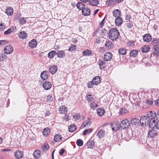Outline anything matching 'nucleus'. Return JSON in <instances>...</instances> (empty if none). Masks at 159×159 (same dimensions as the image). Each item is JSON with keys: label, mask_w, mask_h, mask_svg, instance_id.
<instances>
[{"label": "nucleus", "mask_w": 159, "mask_h": 159, "mask_svg": "<svg viewBox=\"0 0 159 159\" xmlns=\"http://www.w3.org/2000/svg\"><path fill=\"white\" fill-rule=\"evenodd\" d=\"M108 35L109 38L114 41L117 40L119 38L120 33L117 28H112L110 30Z\"/></svg>", "instance_id": "1"}, {"label": "nucleus", "mask_w": 159, "mask_h": 159, "mask_svg": "<svg viewBox=\"0 0 159 159\" xmlns=\"http://www.w3.org/2000/svg\"><path fill=\"white\" fill-rule=\"evenodd\" d=\"M140 124L142 126H147L149 125L150 127H153V125L151 126L150 122L148 117L146 116H142L139 120Z\"/></svg>", "instance_id": "2"}, {"label": "nucleus", "mask_w": 159, "mask_h": 159, "mask_svg": "<svg viewBox=\"0 0 159 159\" xmlns=\"http://www.w3.org/2000/svg\"><path fill=\"white\" fill-rule=\"evenodd\" d=\"M150 122V125H153V124L156 122L155 117H156V115L155 113H153L152 111H150L148 112L147 116H146Z\"/></svg>", "instance_id": "3"}, {"label": "nucleus", "mask_w": 159, "mask_h": 159, "mask_svg": "<svg viewBox=\"0 0 159 159\" xmlns=\"http://www.w3.org/2000/svg\"><path fill=\"white\" fill-rule=\"evenodd\" d=\"M120 128L123 130L128 128L130 126V122L128 119H125L120 121Z\"/></svg>", "instance_id": "4"}, {"label": "nucleus", "mask_w": 159, "mask_h": 159, "mask_svg": "<svg viewBox=\"0 0 159 159\" xmlns=\"http://www.w3.org/2000/svg\"><path fill=\"white\" fill-rule=\"evenodd\" d=\"M151 44L152 45L153 48L154 50H157L158 49H159V39L158 38H153Z\"/></svg>", "instance_id": "5"}, {"label": "nucleus", "mask_w": 159, "mask_h": 159, "mask_svg": "<svg viewBox=\"0 0 159 159\" xmlns=\"http://www.w3.org/2000/svg\"><path fill=\"white\" fill-rule=\"evenodd\" d=\"M111 126L112 130L115 131L119 130L120 128V123L116 121H114L111 123Z\"/></svg>", "instance_id": "6"}, {"label": "nucleus", "mask_w": 159, "mask_h": 159, "mask_svg": "<svg viewBox=\"0 0 159 159\" xmlns=\"http://www.w3.org/2000/svg\"><path fill=\"white\" fill-rule=\"evenodd\" d=\"M158 132L154 129L150 130L148 133V137L151 138H154L158 135Z\"/></svg>", "instance_id": "7"}, {"label": "nucleus", "mask_w": 159, "mask_h": 159, "mask_svg": "<svg viewBox=\"0 0 159 159\" xmlns=\"http://www.w3.org/2000/svg\"><path fill=\"white\" fill-rule=\"evenodd\" d=\"M13 48L11 45L5 46L4 49V52L7 54H11L13 51Z\"/></svg>", "instance_id": "8"}, {"label": "nucleus", "mask_w": 159, "mask_h": 159, "mask_svg": "<svg viewBox=\"0 0 159 159\" xmlns=\"http://www.w3.org/2000/svg\"><path fill=\"white\" fill-rule=\"evenodd\" d=\"M14 155L15 158L16 159H20L23 156L22 152L20 150L16 151L14 153Z\"/></svg>", "instance_id": "9"}, {"label": "nucleus", "mask_w": 159, "mask_h": 159, "mask_svg": "<svg viewBox=\"0 0 159 159\" xmlns=\"http://www.w3.org/2000/svg\"><path fill=\"white\" fill-rule=\"evenodd\" d=\"M112 58V55L111 53L108 52H106L104 55V59L106 61H111Z\"/></svg>", "instance_id": "10"}, {"label": "nucleus", "mask_w": 159, "mask_h": 159, "mask_svg": "<svg viewBox=\"0 0 159 159\" xmlns=\"http://www.w3.org/2000/svg\"><path fill=\"white\" fill-rule=\"evenodd\" d=\"M49 76V73L47 71H43L41 74L40 76L43 80H46Z\"/></svg>", "instance_id": "11"}, {"label": "nucleus", "mask_w": 159, "mask_h": 159, "mask_svg": "<svg viewBox=\"0 0 159 159\" xmlns=\"http://www.w3.org/2000/svg\"><path fill=\"white\" fill-rule=\"evenodd\" d=\"M143 39L144 42H150L152 40V37L149 34H146L143 36Z\"/></svg>", "instance_id": "12"}, {"label": "nucleus", "mask_w": 159, "mask_h": 159, "mask_svg": "<svg viewBox=\"0 0 159 159\" xmlns=\"http://www.w3.org/2000/svg\"><path fill=\"white\" fill-rule=\"evenodd\" d=\"M91 11L90 9L88 7H85L82 11L83 15L84 16H88L90 15Z\"/></svg>", "instance_id": "13"}, {"label": "nucleus", "mask_w": 159, "mask_h": 159, "mask_svg": "<svg viewBox=\"0 0 159 159\" xmlns=\"http://www.w3.org/2000/svg\"><path fill=\"white\" fill-rule=\"evenodd\" d=\"M52 86L51 84L49 82L46 81L44 83L43 85V87L44 89L46 90H48L50 89Z\"/></svg>", "instance_id": "14"}, {"label": "nucleus", "mask_w": 159, "mask_h": 159, "mask_svg": "<svg viewBox=\"0 0 159 159\" xmlns=\"http://www.w3.org/2000/svg\"><path fill=\"white\" fill-rule=\"evenodd\" d=\"M37 43L36 40L35 39H33L30 42L29 46L31 48H34L36 46Z\"/></svg>", "instance_id": "15"}, {"label": "nucleus", "mask_w": 159, "mask_h": 159, "mask_svg": "<svg viewBox=\"0 0 159 159\" xmlns=\"http://www.w3.org/2000/svg\"><path fill=\"white\" fill-rule=\"evenodd\" d=\"M120 11L118 9H116L114 10L112 12L113 16L116 18L120 17Z\"/></svg>", "instance_id": "16"}, {"label": "nucleus", "mask_w": 159, "mask_h": 159, "mask_svg": "<svg viewBox=\"0 0 159 159\" xmlns=\"http://www.w3.org/2000/svg\"><path fill=\"white\" fill-rule=\"evenodd\" d=\"M92 80L94 84L96 85H98L101 82L100 78L99 76H96L94 77Z\"/></svg>", "instance_id": "17"}, {"label": "nucleus", "mask_w": 159, "mask_h": 159, "mask_svg": "<svg viewBox=\"0 0 159 159\" xmlns=\"http://www.w3.org/2000/svg\"><path fill=\"white\" fill-rule=\"evenodd\" d=\"M57 70V67L56 66H53L49 68V71L52 74H54Z\"/></svg>", "instance_id": "18"}, {"label": "nucleus", "mask_w": 159, "mask_h": 159, "mask_svg": "<svg viewBox=\"0 0 159 159\" xmlns=\"http://www.w3.org/2000/svg\"><path fill=\"white\" fill-rule=\"evenodd\" d=\"M105 134V131L102 129H101L98 132L97 136H98V138L99 139H101L103 137Z\"/></svg>", "instance_id": "19"}, {"label": "nucleus", "mask_w": 159, "mask_h": 159, "mask_svg": "<svg viewBox=\"0 0 159 159\" xmlns=\"http://www.w3.org/2000/svg\"><path fill=\"white\" fill-rule=\"evenodd\" d=\"M97 112L99 116H102L105 113V111L102 107L98 108L97 110Z\"/></svg>", "instance_id": "20"}, {"label": "nucleus", "mask_w": 159, "mask_h": 159, "mask_svg": "<svg viewBox=\"0 0 159 159\" xmlns=\"http://www.w3.org/2000/svg\"><path fill=\"white\" fill-rule=\"evenodd\" d=\"M76 5L77 8L79 10H82V11L85 7V4L81 2H78Z\"/></svg>", "instance_id": "21"}, {"label": "nucleus", "mask_w": 159, "mask_h": 159, "mask_svg": "<svg viewBox=\"0 0 159 159\" xmlns=\"http://www.w3.org/2000/svg\"><path fill=\"white\" fill-rule=\"evenodd\" d=\"M123 20L122 18L120 17L116 18L115 19V23L116 25L120 26L121 25L122 23Z\"/></svg>", "instance_id": "22"}, {"label": "nucleus", "mask_w": 159, "mask_h": 159, "mask_svg": "<svg viewBox=\"0 0 159 159\" xmlns=\"http://www.w3.org/2000/svg\"><path fill=\"white\" fill-rule=\"evenodd\" d=\"M138 51L136 50H133L131 51L129 53L130 57H136L138 55Z\"/></svg>", "instance_id": "23"}, {"label": "nucleus", "mask_w": 159, "mask_h": 159, "mask_svg": "<svg viewBox=\"0 0 159 159\" xmlns=\"http://www.w3.org/2000/svg\"><path fill=\"white\" fill-rule=\"evenodd\" d=\"M58 57L59 58H63L65 56V53L64 51H60L56 52Z\"/></svg>", "instance_id": "24"}, {"label": "nucleus", "mask_w": 159, "mask_h": 159, "mask_svg": "<svg viewBox=\"0 0 159 159\" xmlns=\"http://www.w3.org/2000/svg\"><path fill=\"white\" fill-rule=\"evenodd\" d=\"M13 12V10L12 8L11 7H8L6 10V13L8 15H11Z\"/></svg>", "instance_id": "25"}, {"label": "nucleus", "mask_w": 159, "mask_h": 159, "mask_svg": "<svg viewBox=\"0 0 159 159\" xmlns=\"http://www.w3.org/2000/svg\"><path fill=\"white\" fill-rule=\"evenodd\" d=\"M62 138L61 135L57 134L55 136L54 139L55 141L56 142H60L62 140Z\"/></svg>", "instance_id": "26"}, {"label": "nucleus", "mask_w": 159, "mask_h": 159, "mask_svg": "<svg viewBox=\"0 0 159 159\" xmlns=\"http://www.w3.org/2000/svg\"><path fill=\"white\" fill-rule=\"evenodd\" d=\"M150 47L148 45H145L141 48V50L142 52L146 53L148 52L150 50Z\"/></svg>", "instance_id": "27"}, {"label": "nucleus", "mask_w": 159, "mask_h": 159, "mask_svg": "<svg viewBox=\"0 0 159 159\" xmlns=\"http://www.w3.org/2000/svg\"><path fill=\"white\" fill-rule=\"evenodd\" d=\"M19 37L22 39H25L27 36V34L25 31H23V32H20L19 34Z\"/></svg>", "instance_id": "28"}, {"label": "nucleus", "mask_w": 159, "mask_h": 159, "mask_svg": "<svg viewBox=\"0 0 159 159\" xmlns=\"http://www.w3.org/2000/svg\"><path fill=\"white\" fill-rule=\"evenodd\" d=\"M56 52L55 51H52L49 52L48 54V57L49 58H52L56 55Z\"/></svg>", "instance_id": "29"}, {"label": "nucleus", "mask_w": 159, "mask_h": 159, "mask_svg": "<svg viewBox=\"0 0 159 159\" xmlns=\"http://www.w3.org/2000/svg\"><path fill=\"white\" fill-rule=\"evenodd\" d=\"M89 1L90 4L93 6L97 5L99 3L98 0H89Z\"/></svg>", "instance_id": "30"}, {"label": "nucleus", "mask_w": 159, "mask_h": 159, "mask_svg": "<svg viewBox=\"0 0 159 159\" xmlns=\"http://www.w3.org/2000/svg\"><path fill=\"white\" fill-rule=\"evenodd\" d=\"M76 126L75 125H71L69 127V131L71 132L74 131L76 129Z\"/></svg>", "instance_id": "31"}, {"label": "nucleus", "mask_w": 159, "mask_h": 159, "mask_svg": "<svg viewBox=\"0 0 159 159\" xmlns=\"http://www.w3.org/2000/svg\"><path fill=\"white\" fill-rule=\"evenodd\" d=\"M105 46L107 48L110 49L112 48L114 46V45L111 41H108L106 43Z\"/></svg>", "instance_id": "32"}, {"label": "nucleus", "mask_w": 159, "mask_h": 159, "mask_svg": "<svg viewBox=\"0 0 159 159\" xmlns=\"http://www.w3.org/2000/svg\"><path fill=\"white\" fill-rule=\"evenodd\" d=\"M41 154V151H40L39 150H35L33 153V155L34 157L36 158H39Z\"/></svg>", "instance_id": "33"}, {"label": "nucleus", "mask_w": 159, "mask_h": 159, "mask_svg": "<svg viewBox=\"0 0 159 159\" xmlns=\"http://www.w3.org/2000/svg\"><path fill=\"white\" fill-rule=\"evenodd\" d=\"M98 64L100 66V68H101V67L102 68H105L106 66V63L103 61L99 60L98 62Z\"/></svg>", "instance_id": "34"}, {"label": "nucleus", "mask_w": 159, "mask_h": 159, "mask_svg": "<svg viewBox=\"0 0 159 159\" xmlns=\"http://www.w3.org/2000/svg\"><path fill=\"white\" fill-rule=\"evenodd\" d=\"M139 120L137 118L133 119L131 121V124L133 125H136L138 124Z\"/></svg>", "instance_id": "35"}, {"label": "nucleus", "mask_w": 159, "mask_h": 159, "mask_svg": "<svg viewBox=\"0 0 159 159\" xmlns=\"http://www.w3.org/2000/svg\"><path fill=\"white\" fill-rule=\"evenodd\" d=\"M118 52L120 55H125L126 53V50L125 48H121L119 50Z\"/></svg>", "instance_id": "36"}, {"label": "nucleus", "mask_w": 159, "mask_h": 159, "mask_svg": "<svg viewBox=\"0 0 159 159\" xmlns=\"http://www.w3.org/2000/svg\"><path fill=\"white\" fill-rule=\"evenodd\" d=\"M92 53V52L89 49H87L83 52V55L84 56L91 55Z\"/></svg>", "instance_id": "37"}, {"label": "nucleus", "mask_w": 159, "mask_h": 159, "mask_svg": "<svg viewBox=\"0 0 159 159\" xmlns=\"http://www.w3.org/2000/svg\"><path fill=\"white\" fill-rule=\"evenodd\" d=\"M76 49V45L73 44H71L70 47L68 49L69 51L73 52H75Z\"/></svg>", "instance_id": "38"}, {"label": "nucleus", "mask_w": 159, "mask_h": 159, "mask_svg": "<svg viewBox=\"0 0 159 159\" xmlns=\"http://www.w3.org/2000/svg\"><path fill=\"white\" fill-rule=\"evenodd\" d=\"M128 111L125 108H121L119 111V113L121 115H123L125 114L128 112Z\"/></svg>", "instance_id": "39"}, {"label": "nucleus", "mask_w": 159, "mask_h": 159, "mask_svg": "<svg viewBox=\"0 0 159 159\" xmlns=\"http://www.w3.org/2000/svg\"><path fill=\"white\" fill-rule=\"evenodd\" d=\"M87 146L88 148H93L94 147V143L93 141H89L87 143Z\"/></svg>", "instance_id": "40"}, {"label": "nucleus", "mask_w": 159, "mask_h": 159, "mask_svg": "<svg viewBox=\"0 0 159 159\" xmlns=\"http://www.w3.org/2000/svg\"><path fill=\"white\" fill-rule=\"evenodd\" d=\"M49 146L47 143H45L42 146V148L44 151H47L49 149Z\"/></svg>", "instance_id": "41"}, {"label": "nucleus", "mask_w": 159, "mask_h": 159, "mask_svg": "<svg viewBox=\"0 0 159 159\" xmlns=\"http://www.w3.org/2000/svg\"><path fill=\"white\" fill-rule=\"evenodd\" d=\"M86 98L88 101L90 102L92 101L94 98L93 96L91 94H88L86 96Z\"/></svg>", "instance_id": "42"}, {"label": "nucleus", "mask_w": 159, "mask_h": 159, "mask_svg": "<svg viewBox=\"0 0 159 159\" xmlns=\"http://www.w3.org/2000/svg\"><path fill=\"white\" fill-rule=\"evenodd\" d=\"M93 130L92 129H86L85 130L83 133V134L84 135H86L88 133L90 134L92 132Z\"/></svg>", "instance_id": "43"}, {"label": "nucleus", "mask_w": 159, "mask_h": 159, "mask_svg": "<svg viewBox=\"0 0 159 159\" xmlns=\"http://www.w3.org/2000/svg\"><path fill=\"white\" fill-rule=\"evenodd\" d=\"M76 144L79 146H82L83 145V141L81 139H78L76 141Z\"/></svg>", "instance_id": "44"}, {"label": "nucleus", "mask_w": 159, "mask_h": 159, "mask_svg": "<svg viewBox=\"0 0 159 159\" xmlns=\"http://www.w3.org/2000/svg\"><path fill=\"white\" fill-rule=\"evenodd\" d=\"M50 132L49 129L48 128H45L43 131V134L44 136H47Z\"/></svg>", "instance_id": "45"}, {"label": "nucleus", "mask_w": 159, "mask_h": 159, "mask_svg": "<svg viewBox=\"0 0 159 159\" xmlns=\"http://www.w3.org/2000/svg\"><path fill=\"white\" fill-rule=\"evenodd\" d=\"M98 105L94 102H93L92 103H90V107L91 109L94 110V109L98 107Z\"/></svg>", "instance_id": "46"}, {"label": "nucleus", "mask_w": 159, "mask_h": 159, "mask_svg": "<svg viewBox=\"0 0 159 159\" xmlns=\"http://www.w3.org/2000/svg\"><path fill=\"white\" fill-rule=\"evenodd\" d=\"M14 30L13 28H10L8 29L7 30L4 32V34H9L13 32V30Z\"/></svg>", "instance_id": "47"}, {"label": "nucleus", "mask_w": 159, "mask_h": 159, "mask_svg": "<svg viewBox=\"0 0 159 159\" xmlns=\"http://www.w3.org/2000/svg\"><path fill=\"white\" fill-rule=\"evenodd\" d=\"M19 21L20 22V24L23 25L26 22V19L25 18H20V20H19Z\"/></svg>", "instance_id": "48"}, {"label": "nucleus", "mask_w": 159, "mask_h": 159, "mask_svg": "<svg viewBox=\"0 0 159 159\" xmlns=\"http://www.w3.org/2000/svg\"><path fill=\"white\" fill-rule=\"evenodd\" d=\"M95 85L93 80L92 81H89L87 83V86L89 88H92L93 86Z\"/></svg>", "instance_id": "49"}, {"label": "nucleus", "mask_w": 159, "mask_h": 159, "mask_svg": "<svg viewBox=\"0 0 159 159\" xmlns=\"http://www.w3.org/2000/svg\"><path fill=\"white\" fill-rule=\"evenodd\" d=\"M6 55L4 54H0V61H4V60L6 59Z\"/></svg>", "instance_id": "50"}, {"label": "nucleus", "mask_w": 159, "mask_h": 159, "mask_svg": "<svg viewBox=\"0 0 159 159\" xmlns=\"http://www.w3.org/2000/svg\"><path fill=\"white\" fill-rule=\"evenodd\" d=\"M90 125V122L88 120H85L83 124V125L84 126V127H85L87 125Z\"/></svg>", "instance_id": "51"}, {"label": "nucleus", "mask_w": 159, "mask_h": 159, "mask_svg": "<svg viewBox=\"0 0 159 159\" xmlns=\"http://www.w3.org/2000/svg\"><path fill=\"white\" fill-rule=\"evenodd\" d=\"M47 100L48 101H52L53 100V98L52 95H49L47 97Z\"/></svg>", "instance_id": "52"}, {"label": "nucleus", "mask_w": 159, "mask_h": 159, "mask_svg": "<svg viewBox=\"0 0 159 159\" xmlns=\"http://www.w3.org/2000/svg\"><path fill=\"white\" fill-rule=\"evenodd\" d=\"M155 126L156 129L159 130V121L157 122L156 123L153 124V126Z\"/></svg>", "instance_id": "53"}, {"label": "nucleus", "mask_w": 159, "mask_h": 159, "mask_svg": "<svg viewBox=\"0 0 159 159\" xmlns=\"http://www.w3.org/2000/svg\"><path fill=\"white\" fill-rule=\"evenodd\" d=\"M5 28V25L4 23H0V30L1 31L3 30Z\"/></svg>", "instance_id": "54"}, {"label": "nucleus", "mask_w": 159, "mask_h": 159, "mask_svg": "<svg viewBox=\"0 0 159 159\" xmlns=\"http://www.w3.org/2000/svg\"><path fill=\"white\" fill-rule=\"evenodd\" d=\"M146 102L147 104H148L149 105H151L153 103V102L152 100L147 99L146 101Z\"/></svg>", "instance_id": "55"}, {"label": "nucleus", "mask_w": 159, "mask_h": 159, "mask_svg": "<svg viewBox=\"0 0 159 159\" xmlns=\"http://www.w3.org/2000/svg\"><path fill=\"white\" fill-rule=\"evenodd\" d=\"M7 42L4 40H0V45H4L7 44Z\"/></svg>", "instance_id": "56"}, {"label": "nucleus", "mask_w": 159, "mask_h": 159, "mask_svg": "<svg viewBox=\"0 0 159 159\" xmlns=\"http://www.w3.org/2000/svg\"><path fill=\"white\" fill-rule=\"evenodd\" d=\"M126 26L129 28H130L132 27L133 25L132 23H129L127 24Z\"/></svg>", "instance_id": "57"}, {"label": "nucleus", "mask_w": 159, "mask_h": 159, "mask_svg": "<svg viewBox=\"0 0 159 159\" xmlns=\"http://www.w3.org/2000/svg\"><path fill=\"white\" fill-rule=\"evenodd\" d=\"M20 14H17L16 15L15 17V19L18 20L20 18Z\"/></svg>", "instance_id": "58"}, {"label": "nucleus", "mask_w": 159, "mask_h": 159, "mask_svg": "<svg viewBox=\"0 0 159 159\" xmlns=\"http://www.w3.org/2000/svg\"><path fill=\"white\" fill-rule=\"evenodd\" d=\"M105 17L102 20V21L101 22V23H100V25H101V28H102V26L104 25V20L105 19Z\"/></svg>", "instance_id": "59"}, {"label": "nucleus", "mask_w": 159, "mask_h": 159, "mask_svg": "<svg viewBox=\"0 0 159 159\" xmlns=\"http://www.w3.org/2000/svg\"><path fill=\"white\" fill-rule=\"evenodd\" d=\"M74 118L77 119H79L80 118V115L79 114H77L75 116H74Z\"/></svg>", "instance_id": "60"}, {"label": "nucleus", "mask_w": 159, "mask_h": 159, "mask_svg": "<svg viewBox=\"0 0 159 159\" xmlns=\"http://www.w3.org/2000/svg\"><path fill=\"white\" fill-rule=\"evenodd\" d=\"M101 33L105 35V34L107 33V31L105 29H104L102 30Z\"/></svg>", "instance_id": "61"}, {"label": "nucleus", "mask_w": 159, "mask_h": 159, "mask_svg": "<svg viewBox=\"0 0 159 159\" xmlns=\"http://www.w3.org/2000/svg\"><path fill=\"white\" fill-rule=\"evenodd\" d=\"M64 150L63 149H62L61 150V151L59 152V154L61 156L62 155L64 152Z\"/></svg>", "instance_id": "62"}, {"label": "nucleus", "mask_w": 159, "mask_h": 159, "mask_svg": "<svg viewBox=\"0 0 159 159\" xmlns=\"http://www.w3.org/2000/svg\"><path fill=\"white\" fill-rule=\"evenodd\" d=\"M154 52L157 55H159V49H158L157 50H154Z\"/></svg>", "instance_id": "63"}, {"label": "nucleus", "mask_w": 159, "mask_h": 159, "mask_svg": "<svg viewBox=\"0 0 159 159\" xmlns=\"http://www.w3.org/2000/svg\"><path fill=\"white\" fill-rule=\"evenodd\" d=\"M155 104L157 106H159V99L157 100L155 102Z\"/></svg>", "instance_id": "64"}]
</instances>
